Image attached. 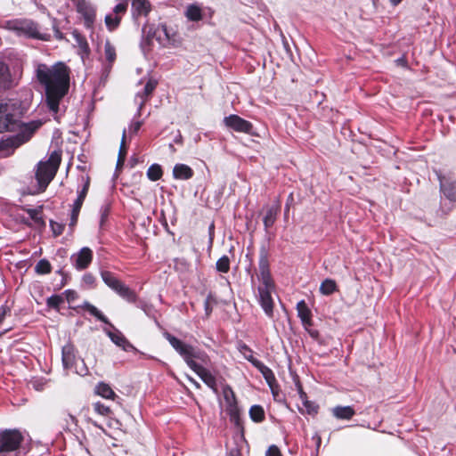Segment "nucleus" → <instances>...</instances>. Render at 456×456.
<instances>
[{"label":"nucleus","mask_w":456,"mask_h":456,"mask_svg":"<svg viewBox=\"0 0 456 456\" xmlns=\"http://www.w3.org/2000/svg\"><path fill=\"white\" fill-rule=\"evenodd\" d=\"M35 73L38 83L45 88L47 107L56 114L59 111L61 101L69 89V68L62 61L51 66L38 63Z\"/></svg>","instance_id":"obj_1"},{"label":"nucleus","mask_w":456,"mask_h":456,"mask_svg":"<svg viewBox=\"0 0 456 456\" xmlns=\"http://www.w3.org/2000/svg\"><path fill=\"white\" fill-rule=\"evenodd\" d=\"M164 337L172 346V347L183 358L188 366L194 370L202 381L215 392L217 391L216 378L203 366L195 362L194 359L204 360V355L193 346L183 343L168 332L164 333Z\"/></svg>","instance_id":"obj_2"},{"label":"nucleus","mask_w":456,"mask_h":456,"mask_svg":"<svg viewBox=\"0 0 456 456\" xmlns=\"http://www.w3.org/2000/svg\"><path fill=\"white\" fill-rule=\"evenodd\" d=\"M259 273L257 274L258 280L261 284L258 287V302L261 305L265 314L269 317L273 315V300L272 292L274 289V282L272 278L269 262L266 255H262L259 260Z\"/></svg>","instance_id":"obj_3"},{"label":"nucleus","mask_w":456,"mask_h":456,"mask_svg":"<svg viewBox=\"0 0 456 456\" xmlns=\"http://www.w3.org/2000/svg\"><path fill=\"white\" fill-rule=\"evenodd\" d=\"M61 160V154L57 151H53L46 161H41L38 163L36 171V179L38 183V188L34 191L33 193H40L46 189L50 182L55 176Z\"/></svg>","instance_id":"obj_4"},{"label":"nucleus","mask_w":456,"mask_h":456,"mask_svg":"<svg viewBox=\"0 0 456 456\" xmlns=\"http://www.w3.org/2000/svg\"><path fill=\"white\" fill-rule=\"evenodd\" d=\"M6 28L14 31L19 36L46 40L45 35L38 31L37 25L29 20H14L6 22Z\"/></svg>","instance_id":"obj_5"},{"label":"nucleus","mask_w":456,"mask_h":456,"mask_svg":"<svg viewBox=\"0 0 456 456\" xmlns=\"http://www.w3.org/2000/svg\"><path fill=\"white\" fill-rule=\"evenodd\" d=\"M22 440L23 437L18 430H5L0 433V456L16 451Z\"/></svg>","instance_id":"obj_6"},{"label":"nucleus","mask_w":456,"mask_h":456,"mask_svg":"<svg viewBox=\"0 0 456 456\" xmlns=\"http://www.w3.org/2000/svg\"><path fill=\"white\" fill-rule=\"evenodd\" d=\"M12 107L6 102H0V133L11 131L15 126Z\"/></svg>","instance_id":"obj_7"},{"label":"nucleus","mask_w":456,"mask_h":456,"mask_svg":"<svg viewBox=\"0 0 456 456\" xmlns=\"http://www.w3.org/2000/svg\"><path fill=\"white\" fill-rule=\"evenodd\" d=\"M230 421H232L234 423L235 428H237L238 436L239 439L237 440L236 437L235 443L237 444V447L242 446V444H247V440L245 438V428H244V422L243 419L240 417V411L237 409L236 406H232L230 403Z\"/></svg>","instance_id":"obj_8"},{"label":"nucleus","mask_w":456,"mask_h":456,"mask_svg":"<svg viewBox=\"0 0 456 456\" xmlns=\"http://www.w3.org/2000/svg\"><path fill=\"white\" fill-rule=\"evenodd\" d=\"M77 12L83 17L85 26L92 28L95 20V8L93 4L86 0H77Z\"/></svg>","instance_id":"obj_9"},{"label":"nucleus","mask_w":456,"mask_h":456,"mask_svg":"<svg viewBox=\"0 0 456 456\" xmlns=\"http://www.w3.org/2000/svg\"><path fill=\"white\" fill-rule=\"evenodd\" d=\"M73 265L77 270H84L88 267L93 260V252L87 248H82L77 254L71 256Z\"/></svg>","instance_id":"obj_10"},{"label":"nucleus","mask_w":456,"mask_h":456,"mask_svg":"<svg viewBox=\"0 0 456 456\" xmlns=\"http://www.w3.org/2000/svg\"><path fill=\"white\" fill-rule=\"evenodd\" d=\"M114 330H106L108 337L118 346L121 347L124 351L129 352L134 350V346L126 338V337L117 330L113 325L111 327Z\"/></svg>","instance_id":"obj_11"},{"label":"nucleus","mask_w":456,"mask_h":456,"mask_svg":"<svg viewBox=\"0 0 456 456\" xmlns=\"http://www.w3.org/2000/svg\"><path fill=\"white\" fill-rule=\"evenodd\" d=\"M17 85V80L10 72L9 67L3 61H0V88L10 89Z\"/></svg>","instance_id":"obj_12"},{"label":"nucleus","mask_w":456,"mask_h":456,"mask_svg":"<svg viewBox=\"0 0 456 456\" xmlns=\"http://www.w3.org/2000/svg\"><path fill=\"white\" fill-rule=\"evenodd\" d=\"M230 128L237 132L251 134L253 125L238 115H230Z\"/></svg>","instance_id":"obj_13"},{"label":"nucleus","mask_w":456,"mask_h":456,"mask_svg":"<svg viewBox=\"0 0 456 456\" xmlns=\"http://www.w3.org/2000/svg\"><path fill=\"white\" fill-rule=\"evenodd\" d=\"M297 315L300 318L302 324L307 330L308 327L313 325L312 312L307 306L305 300H301L297 304Z\"/></svg>","instance_id":"obj_14"},{"label":"nucleus","mask_w":456,"mask_h":456,"mask_svg":"<svg viewBox=\"0 0 456 456\" xmlns=\"http://www.w3.org/2000/svg\"><path fill=\"white\" fill-rule=\"evenodd\" d=\"M112 290H114L127 302L134 303L136 301V294L121 281L118 285L115 286V288H113Z\"/></svg>","instance_id":"obj_15"},{"label":"nucleus","mask_w":456,"mask_h":456,"mask_svg":"<svg viewBox=\"0 0 456 456\" xmlns=\"http://www.w3.org/2000/svg\"><path fill=\"white\" fill-rule=\"evenodd\" d=\"M75 347L71 344H66L62 347V363L65 369H69L75 362Z\"/></svg>","instance_id":"obj_16"},{"label":"nucleus","mask_w":456,"mask_h":456,"mask_svg":"<svg viewBox=\"0 0 456 456\" xmlns=\"http://www.w3.org/2000/svg\"><path fill=\"white\" fill-rule=\"evenodd\" d=\"M280 212V206H271L267 208L265 215L263 218L265 230L268 231L269 228H271L274 223L276 222L277 216Z\"/></svg>","instance_id":"obj_17"},{"label":"nucleus","mask_w":456,"mask_h":456,"mask_svg":"<svg viewBox=\"0 0 456 456\" xmlns=\"http://www.w3.org/2000/svg\"><path fill=\"white\" fill-rule=\"evenodd\" d=\"M193 175L192 169L184 164H176L173 169V176L175 179L187 180Z\"/></svg>","instance_id":"obj_18"},{"label":"nucleus","mask_w":456,"mask_h":456,"mask_svg":"<svg viewBox=\"0 0 456 456\" xmlns=\"http://www.w3.org/2000/svg\"><path fill=\"white\" fill-rule=\"evenodd\" d=\"M441 191L450 201H456V179L441 183Z\"/></svg>","instance_id":"obj_19"},{"label":"nucleus","mask_w":456,"mask_h":456,"mask_svg":"<svg viewBox=\"0 0 456 456\" xmlns=\"http://www.w3.org/2000/svg\"><path fill=\"white\" fill-rule=\"evenodd\" d=\"M332 413L338 419L349 420L354 416L355 411L352 406H336Z\"/></svg>","instance_id":"obj_20"},{"label":"nucleus","mask_w":456,"mask_h":456,"mask_svg":"<svg viewBox=\"0 0 456 456\" xmlns=\"http://www.w3.org/2000/svg\"><path fill=\"white\" fill-rule=\"evenodd\" d=\"M249 418L255 423H262L265 420V411L262 405L254 404L248 411Z\"/></svg>","instance_id":"obj_21"},{"label":"nucleus","mask_w":456,"mask_h":456,"mask_svg":"<svg viewBox=\"0 0 456 456\" xmlns=\"http://www.w3.org/2000/svg\"><path fill=\"white\" fill-rule=\"evenodd\" d=\"M41 120H33L23 125L21 135L25 141H28L32 134L42 126Z\"/></svg>","instance_id":"obj_22"},{"label":"nucleus","mask_w":456,"mask_h":456,"mask_svg":"<svg viewBox=\"0 0 456 456\" xmlns=\"http://www.w3.org/2000/svg\"><path fill=\"white\" fill-rule=\"evenodd\" d=\"M94 391L98 395L106 399L115 400V398L117 397V395L112 390V388L104 382L98 383L95 387Z\"/></svg>","instance_id":"obj_23"},{"label":"nucleus","mask_w":456,"mask_h":456,"mask_svg":"<svg viewBox=\"0 0 456 456\" xmlns=\"http://www.w3.org/2000/svg\"><path fill=\"white\" fill-rule=\"evenodd\" d=\"M132 8L135 14L146 16L151 11V4L148 0H132Z\"/></svg>","instance_id":"obj_24"},{"label":"nucleus","mask_w":456,"mask_h":456,"mask_svg":"<svg viewBox=\"0 0 456 456\" xmlns=\"http://www.w3.org/2000/svg\"><path fill=\"white\" fill-rule=\"evenodd\" d=\"M81 307L87 311L90 314L94 315L99 321L112 327V324L109 322L106 316L102 314V313L100 310H98L94 305H91L89 302H84Z\"/></svg>","instance_id":"obj_25"},{"label":"nucleus","mask_w":456,"mask_h":456,"mask_svg":"<svg viewBox=\"0 0 456 456\" xmlns=\"http://www.w3.org/2000/svg\"><path fill=\"white\" fill-rule=\"evenodd\" d=\"M338 288L336 281L332 279H325L320 286V292L322 295L330 296L338 291Z\"/></svg>","instance_id":"obj_26"},{"label":"nucleus","mask_w":456,"mask_h":456,"mask_svg":"<svg viewBox=\"0 0 456 456\" xmlns=\"http://www.w3.org/2000/svg\"><path fill=\"white\" fill-rule=\"evenodd\" d=\"M185 16L191 21H199L202 19L201 8L197 4H190L186 9Z\"/></svg>","instance_id":"obj_27"},{"label":"nucleus","mask_w":456,"mask_h":456,"mask_svg":"<svg viewBox=\"0 0 456 456\" xmlns=\"http://www.w3.org/2000/svg\"><path fill=\"white\" fill-rule=\"evenodd\" d=\"M247 357L248 361L251 362L252 365L256 367L263 374L264 377L267 375L270 376L271 373L273 372V370L269 367L265 365L261 361L255 358L252 354H249V356Z\"/></svg>","instance_id":"obj_28"},{"label":"nucleus","mask_w":456,"mask_h":456,"mask_svg":"<svg viewBox=\"0 0 456 456\" xmlns=\"http://www.w3.org/2000/svg\"><path fill=\"white\" fill-rule=\"evenodd\" d=\"M163 171L159 164H152L147 170V177L151 181H158L162 177Z\"/></svg>","instance_id":"obj_29"},{"label":"nucleus","mask_w":456,"mask_h":456,"mask_svg":"<svg viewBox=\"0 0 456 456\" xmlns=\"http://www.w3.org/2000/svg\"><path fill=\"white\" fill-rule=\"evenodd\" d=\"M101 275L104 283L111 289H113V288H115V286L120 282V281L118 278H116L112 273L109 271H102L101 273Z\"/></svg>","instance_id":"obj_30"},{"label":"nucleus","mask_w":456,"mask_h":456,"mask_svg":"<svg viewBox=\"0 0 456 456\" xmlns=\"http://www.w3.org/2000/svg\"><path fill=\"white\" fill-rule=\"evenodd\" d=\"M35 270L39 274H47L52 271V265L46 259H41L37 264Z\"/></svg>","instance_id":"obj_31"},{"label":"nucleus","mask_w":456,"mask_h":456,"mask_svg":"<svg viewBox=\"0 0 456 456\" xmlns=\"http://www.w3.org/2000/svg\"><path fill=\"white\" fill-rule=\"evenodd\" d=\"M155 87H156V83L155 82L148 81L146 83V85L144 86L142 93V94L138 93L137 96L142 98V102L140 103L139 110H141V108H142V104L144 102L143 97H148L153 92Z\"/></svg>","instance_id":"obj_32"},{"label":"nucleus","mask_w":456,"mask_h":456,"mask_svg":"<svg viewBox=\"0 0 456 456\" xmlns=\"http://www.w3.org/2000/svg\"><path fill=\"white\" fill-rule=\"evenodd\" d=\"M452 208L453 205H452L451 203H444L443 201H441L440 208L436 212L437 217L444 219L452 212Z\"/></svg>","instance_id":"obj_33"},{"label":"nucleus","mask_w":456,"mask_h":456,"mask_svg":"<svg viewBox=\"0 0 456 456\" xmlns=\"http://www.w3.org/2000/svg\"><path fill=\"white\" fill-rule=\"evenodd\" d=\"M104 54L110 64H112L116 60L115 47L110 42H106L104 45Z\"/></svg>","instance_id":"obj_34"},{"label":"nucleus","mask_w":456,"mask_h":456,"mask_svg":"<svg viewBox=\"0 0 456 456\" xmlns=\"http://www.w3.org/2000/svg\"><path fill=\"white\" fill-rule=\"evenodd\" d=\"M120 20V16L108 14L105 17V24L110 30H113L119 25Z\"/></svg>","instance_id":"obj_35"},{"label":"nucleus","mask_w":456,"mask_h":456,"mask_svg":"<svg viewBox=\"0 0 456 456\" xmlns=\"http://www.w3.org/2000/svg\"><path fill=\"white\" fill-rule=\"evenodd\" d=\"M94 410L100 415L109 416L111 413V410L109 406L104 405L103 403L97 402L93 404Z\"/></svg>","instance_id":"obj_36"},{"label":"nucleus","mask_w":456,"mask_h":456,"mask_svg":"<svg viewBox=\"0 0 456 456\" xmlns=\"http://www.w3.org/2000/svg\"><path fill=\"white\" fill-rule=\"evenodd\" d=\"M46 303L49 307L58 309L60 305L63 303V297L60 295H53L47 298Z\"/></svg>","instance_id":"obj_37"},{"label":"nucleus","mask_w":456,"mask_h":456,"mask_svg":"<svg viewBox=\"0 0 456 456\" xmlns=\"http://www.w3.org/2000/svg\"><path fill=\"white\" fill-rule=\"evenodd\" d=\"M304 406L306 409V413L310 415L317 414L318 412V405L315 404L314 402L309 401L307 398L302 401Z\"/></svg>","instance_id":"obj_38"},{"label":"nucleus","mask_w":456,"mask_h":456,"mask_svg":"<svg viewBox=\"0 0 456 456\" xmlns=\"http://www.w3.org/2000/svg\"><path fill=\"white\" fill-rule=\"evenodd\" d=\"M80 179L83 183V188L78 191V195L86 199L90 186V177L88 175H81Z\"/></svg>","instance_id":"obj_39"},{"label":"nucleus","mask_w":456,"mask_h":456,"mask_svg":"<svg viewBox=\"0 0 456 456\" xmlns=\"http://www.w3.org/2000/svg\"><path fill=\"white\" fill-rule=\"evenodd\" d=\"M216 268L219 272H228V257L224 256L216 262Z\"/></svg>","instance_id":"obj_40"},{"label":"nucleus","mask_w":456,"mask_h":456,"mask_svg":"<svg viewBox=\"0 0 456 456\" xmlns=\"http://www.w3.org/2000/svg\"><path fill=\"white\" fill-rule=\"evenodd\" d=\"M238 350L244 355V357L248 360L247 356H249V354L253 355V351L251 348H249L245 343L242 341L238 342L237 345Z\"/></svg>","instance_id":"obj_41"},{"label":"nucleus","mask_w":456,"mask_h":456,"mask_svg":"<svg viewBox=\"0 0 456 456\" xmlns=\"http://www.w3.org/2000/svg\"><path fill=\"white\" fill-rule=\"evenodd\" d=\"M126 129H124L121 142H120L119 151H118V157H122L124 159H126V156L127 153V150H126Z\"/></svg>","instance_id":"obj_42"},{"label":"nucleus","mask_w":456,"mask_h":456,"mask_svg":"<svg viewBox=\"0 0 456 456\" xmlns=\"http://www.w3.org/2000/svg\"><path fill=\"white\" fill-rule=\"evenodd\" d=\"M127 9V3L120 2L118 3L113 9V12L115 16H119V14L125 13Z\"/></svg>","instance_id":"obj_43"},{"label":"nucleus","mask_w":456,"mask_h":456,"mask_svg":"<svg viewBox=\"0 0 456 456\" xmlns=\"http://www.w3.org/2000/svg\"><path fill=\"white\" fill-rule=\"evenodd\" d=\"M265 456H282V454L279 447L273 444L268 447Z\"/></svg>","instance_id":"obj_44"},{"label":"nucleus","mask_w":456,"mask_h":456,"mask_svg":"<svg viewBox=\"0 0 456 456\" xmlns=\"http://www.w3.org/2000/svg\"><path fill=\"white\" fill-rule=\"evenodd\" d=\"M271 391H272V394L273 395V399L275 401H280V394H281V388H280V385L277 383H274L272 387H269Z\"/></svg>","instance_id":"obj_45"},{"label":"nucleus","mask_w":456,"mask_h":456,"mask_svg":"<svg viewBox=\"0 0 456 456\" xmlns=\"http://www.w3.org/2000/svg\"><path fill=\"white\" fill-rule=\"evenodd\" d=\"M63 294L66 297V300L69 303L73 302L77 297V294L75 290L67 289V290H65V292Z\"/></svg>","instance_id":"obj_46"},{"label":"nucleus","mask_w":456,"mask_h":456,"mask_svg":"<svg viewBox=\"0 0 456 456\" xmlns=\"http://www.w3.org/2000/svg\"><path fill=\"white\" fill-rule=\"evenodd\" d=\"M11 314V308L7 305H2L0 307V324L3 322L5 316Z\"/></svg>","instance_id":"obj_47"},{"label":"nucleus","mask_w":456,"mask_h":456,"mask_svg":"<svg viewBox=\"0 0 456 456\" xmlns=\"http://www.w3.org/2000/svg\"><path fill=\"white\" fill-rule=\"evenodd\" d=\"M142 125V122L139 121V120L132 122L129 126V133L136 134L139 131V129L141 128Z\"/></svg>","instance_id":"obj_48"},{"label":"nucleus","mask_w":456,"mask_h":456,"mask_svg":"<svg viewBox=\"0 0 456 456\" xmlns=\"http://www.w3.org/2000/svg\"><path fill=\"white\" fill-rule=\"evenodd\" d=\"M296 386H297V392H298V395H299V397H300L301 401H304L305 399H306V398H307V395H306V393L304 391L303 387H302V385H301V383H300V381H299V380H297V381L296 382Z\"/></svg>","instance_id":"obj_49"},{"label":"nucleus","mask_w":456,"mask_h":456,"mask_svg":"<svg viewBox=\"0 0 456 456\" xmlns=\"http://www.w3.org/2000/svg\"><path fill=\"white\" fill-rule=\"evenodd\" d=\"M51 226H52V229H53V233L58 236L60 234H61L62 231H63V227L62 225L57 224V223H53V222H51Z\"/></svg>","instance_id":"obj_50"},{"label":"nucleus","mask_w":456,"mask_h":456,"mask_svg":"<svg viewBox=\"0 0 456 456\" xmlns=\"http://www.w3.org/2000/svg\"><path fill=\"white\" fill-rule=\"evenodd\" d=\"M109 206L105 205L103 207H102L101 208V225H102L103 222L105 221V219L107 218L108 215H109Z\"/></svg>","instance_id":"obj_51"},{"label":"nucleus","mask_w":456,"mask_h":456,"mask_svg":"<svg viewBox=\"0 0 456 456\" xmlns=\"http://www.w3.org/2000/svg\"><path fill=\"white\" fill-rule=\"evenodd\" d=\"M84 200H85V198H83L82 196L77 195V198L76 199V200H75V202L73 204V208H76V212L77 210L81 209Z\"/></svg>","instance_id":"obj_52"},{"label":"nucleus","mask_w":456,"mask_h":456,"mask_svg":"<svg viewBox=\"0 0 456 456\" xmlns=\"http://www.w3.org/2000/svg\"><path fill=\"white\" fill-rule=\"evenodd\" d=\"M264 378L266 380L269 387H272L274 383H277V379L273 372H272L270 376L267 375Z\"/></svg>","instance_id":"obj_53"},{"label":"nucleus","mask_w":456,"mask_h":456,"mask_svg":"<svg viewBox=\"0 0 456 456\" xmlns=\"http://www.w3.org/2000/svg\"><path fill=\"white\" fill-rule=\"evenodd\" d=\"M79 212H80V210H77L76 212V208H72L71 219H70V225L71 226H73V225H75L77 224Z\"/></svg>","instance_id":"obj_54"},{"label":"nucleus","mask_w":456,"mask_h":456,"mask_svg":"<svg viewBox=\"0 0 456 456\" xmlns=\"http://www.w3.org/2000/svg\"><path fill=\"white\" fill-rule=\"evenodd\" d=\"M83 280L87 284H93L94 282V277L90 273L85 274Z\"/></svg>","instance_id":"obj_55"},{"label":"nucleus","mask_w":456,"mask_h":456,"mask_svg":"<svg viewBox=\"0 0 456 456\" xmlns=\"http://www.w3.org/2000/svg\"><path fill=\"white\" fill-rule=\"evenodd\" d=\"M66 421H67V424L69 425V424H74L75 426L77 425V419L76 418L71 415V414H67V419H66Z\"/></svg>","instance_id":"obj_56"},{"label":"nucleus","mask_w":456,"mask_h":456,"mask_svg":"<svg viewBox=\"0 0 456 456\" xmlns=\"http://www.w3.org/2000/svg\"><path fill=\"white\" fill-rule=\"evenodd\" d=\"M28 213L31 218H33L36 221L38 220V218H37L38 211L37 209H28Z\"/></svg>","instance_id":"obj_57"},{"label":"nucleus","mask_w":456,"mask_h":456,"mask_svg":"<svg viewBox=\"0 0 456 456\" xmlns=\"http://www.w3.org/2000/svg\"><path fill=\"white\" fill-rule=\"evenodd\" d=\"M308 333L314 339H317L319 338V335H320L319 331L316 330H308Z\"/></svg>","instance_id":"obj_58"},{"label":"nucleus","mask_w":456,"mask_h":456,"mask_svg":"<svg viewBox=\"0 0 456 456\" xmlns=\"http://www.w3.org/2000/svg\"><path fill=\"white\" fill-rule=\"evenodd\" d=\"M212 300H213V299H212V297H208L207 298L206 302H205V307H206L207 314H209V311H210V309H209V305H210V303H211V301H212Z\"/></svg>","instance_id":"obj_59"},{"label":"nucleus","mask_w":456,"mask_h":456,"mask_svg":"<svg viewBox=\"0 0 456 456\" xmlns=\"http://www.w3.org/2000/svg\"><path fill=\"white\" fill-rule=\"evenodd\" d=\"M230 456H241L240 449V448H236V450H232L230 452Z\"/></svg>","instance_id":"obj_60"},{"label":"nucleus","mask_w":456,"mask_h":456,"mask_svg":"<svg viewBox=\"0 0 456 456\" xmlns=\"http://www.w3.org/2000/svg\"><path fill=\"white\" fill-rule=\"evenodd\" d=\"M396 62L403 67H406L407 66V61L405 58L402 57V58H399Z\"/></svg>","instance_id":"obj_61"},{"label":"nucleus","mask_w":456,"mask_h":456,"mask_svg":"<svg viewBox=\"0 0 456 456\" xmlns=\"http://www.w3.org/2000/svg\"><path fill=\"white\" fill-rule=\"evenodd\" d=\"M125 159H126L122 157H118L117 167H122L124 165Z\"/></svg>","instance_id":"obj_62"},{"label":"nucleus","mask_w":456,"mask_h":456,"mask_svg":"<svg viewBox=\"0 0 456 456\" xmlns=\"http://www.w3.org/2000/svg\"><path fill=\"white\" fill-rule=\"evenodd\" d=\"M403 0H389L392 5L396 6L398 5Z\"/></svg>","instance_id":"obj_63"},{"label":"nucleus","mask_w":456,"mask_h":456,"mask_svg":"<svg viewBox=\"0 0 456 456\" xmlns=\"http://www.w3.org/2000/svg\"><path fill=\"white\" fill-rule=\"evenodd\" d=\"M229 392H230V399H233L235 400V394L234 392L232 390V388L230 387L229 389Z\"/></svg>","instance_id":"obj_64"}]
</instances>
